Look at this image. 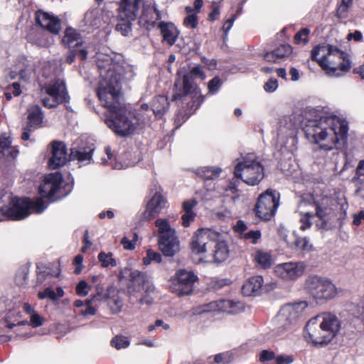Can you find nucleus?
Returning a JSON list of instances; mask_svg holds the SVG:
<instances>
[{
  "mask_svg": "<svg viewBox=\"0 0 364 364\" xmlns=\"http://www.w3.org/2000/svg\"><path fill=\"white\" fill-rule=\"evenodd\" d=\"M263 284L264 279L262 276L251 277L243 284L242 292L247 296H258L262 291Z\"/></svg>",
  "mask_w": 364,
  "mask_h": 364,
  "instance_id": "c85d7f7f",
  "label": "nucleus"
},
{
  "mask_svg": "<svg viewBox=\"0 0 364 364\" xmlns=\"http://www.w3.org/2000/svg\"><path fill=\"white\" fill-rule=\"evenodd\" d=\"M105 123L117 134L127 136L134 132L139 121L132 112L122 107L109 113L106 117Z\"/></svg>",
  "mask_w": 364,
  "mask_h": 364,
  "instance_id": "1a4fd4ad",
  "label": "nucleus"
},
{
  "mask_svg": "<svg viewBox=\"0 0 364 364\" xmlns=\"http://www.w3.org/2000/svg\"><path fill=\"white\" fill-rule=\"evenodd\" d=\"M220 83H221L220 80L218 77H215L213 79H212L209 82L208 85V88L209 91L212 93L216 92L219 89Z\"/></svg>",
  "mask_w": 364,
  "mask_h": 364,
  "instance_id": "13d9d810",
  "label": "nucleus"
},
{
  "mask_svg": "<svg viewBox=\"0 0 364 364\" xmlns=\"http://www.w3.org/2000/svg\"><path fill=\"white\" fill-rule=\"evenodd\" d=\"M278 87V82L276 79L269 80L264 85V89L269 92H272L276 90Z\"/></svg>",
  "mask_w": 364,
  "mask_h": 364,
  "instance_id": "bf43d9fd",
  "label": "nucleus"
},
{
  "mask_svg": "<svg viewBox=\"0 0 364 364\" xmlns=\"http://www.w3.org/2000/svg\"><path fill=\"white\" fill-rule=\"evenodd\" d=\"M197 280L198 277L193 272L179 269L170 279V289L179 296L190 295Z\"/></svg>",
  "mask_w": 364,
  "mask_h": 364,
  "instance_id": "ddd939ff",
  "label": "nucleus"
},
{
  "mask_svg": "<svg viewBox=\"0 0 364 364\" xmlns=\"http://www.w3.org/2000/svg\"><path fill=\"white\" fill-rule=\"evenodd\" d=\"M160 18L159 11L154 6L147 5L144 6L139 23L141 26L146 29H151L155 26L157 21H159Z\"/></svg>",
  "mask_w": 364,
  "mask_h": 364,
  "instance_id": "cd10ccee",
  "label": "nucleus"
},
{
  "mask_svg": "<svg viewBox=\"0 0 364 364\" xmlns=\"http://www.w3.org/2000/svg\"><path fill=\"white\" fill-rule=\"evenodd\" d=\"M314 200L310 195H306L301 197L298 206L297 212L301 215L300 229L301 230H306L311 226L310 218L314 217Z\"/></svg>",
  "mask_w": 364,
  "mask_h": 364,
  "instance_id": "6ab92c4d",
  "label": "nucleus"
},
{
  "mask_svg": "<svg viewBox=\"0 0 364 364\" xmlns=\"http://www.w3.org/2000/svg\"><path fill=\"white\" fill-rule=\"evenodd\" d=\"M36 21L44 29L53 34H58L61 29L60 20L55 16L44 11L36 13Z\"/></svg>",
  "mask_w": 364,
  "mask_h": 364,
  "instance_id": "a878e982",
  "label": "nucleus"
},
{
  "mask_svg": "<svg viewBox=\"0 0 364 364\" xmlns=\"http://www.w3.org/2000/svg\"><path fill=\"white\" fill-rule=\"evenodd\" d=\"M274 354L272 351L263 350L259 353V360L262 362L271 360L273 359Z\"/></svg>",
  "mask_w": 364,
  "mask_h": 364,
  "instance_id": "680f3d73",
  "label": "nucleus"
},
{
  "mask_svg": "<svg viewBox=\"0 0 364 364\" xmlns=\"http://www.w3.org/2000/svg\"><path fill=\"white\" fill-rule=\"evenodd\" d=\"M94 302L90 299L86 300L85 301V309H82L80 314L83 316H87L88 315L94 316L96 314V309L92 306V304Z\"/></svg>",
  "mask_w": 364,
  "mask_h": 364,
  "instance_id": "5fc2aeb1",
  "label": "nucleus"
},
{
  "mask_svg": "<svg viewBox=\"0 0 364 364\" xmlns=\"http://www.w3.org/2000/svg\"><path fill=\"white\" fill-rule=\"evenodd\" d=\"M196 203L195 200H188L183 203L184 214L182 215V220L184 227L189 226L191 222L193 221L196 214L193 213V208Z\"/></svg>",
  "mask_w": 364,
  "mask_h": 364,
  "instance_id": "72a5a7b5",
  "label": "nucleus"
},
{
  "mask_svg": "<svg viewBox=\"0 0 364 364\" xmlns=\"http://www.w3.org/2000/svg\"><path fill=\"white\" fill-rule=\"evenodd\" d=\"M38 296L40 299H44L49 298L53 301L57 300V294L51 288H46L43 291H40L38 294Z\"/></svg>",
  "mask_w": 364,
  "mask_h": 364,
  "instance_id": "864d4df0",
  "label": "nucleus"
},
{
  "mask_svg": "<svg viewBox=\"0 0 364 364\" xmlns=\"http://www.w3.org/2000/svg\"><path fill=\"white\" fill-rule=\"evenodd\" d=\"M62 41L64 45L70 48H78L77 52L82 60L87 58L90 43L86 42L76 30L68 28Z\"/></svg>",
  "mask_w": 364,
  "mask_h": 364,
  "instance_id": "f3484780",
  "label": "nucleus"
},
{
  "mask_svg": "<svg viewBox=\"0 0 364 364\" xmlns=\"http://www.w3.org/2000/svg\"><path fill=\"white\" fill-rule=\"evenodd\" d=\"M27 125L36 129L40 127L43 121V113L38 105H32L28 108Z\"/></svg>",
  "mask_w": 364,
  "mask_h": 364,
  "instance_id": "2f4dec72",
  "label": "nucleus"
},
{
  "mask_svg": "<svg viewBox=\"0 0 364 364\" xmlns=\"http://www.w3.org/2000/svg\"><path fill=\"white\" fill-rule=\"evenodd\" d=\"M119 90V79L116 77L111 80H102L100 82L97 95L102 105L109 109V113L122 107L119 106L121 98Z\"/></svg>",
  "mask_w": 364,
  "mask_h": 364,
  "instance_id": "9b49d317",
  "label": "nucleus"
},
{
  "mask_svg": "<svg viewBox=\"0 0 364 364\" xmlns=\"http://www.w3.org/2000/svg\"><path fill=\"white\" fill-rule=\"evenodd\" d=\"M305 289L316 301H326L335 298L338 291L336 286L327 277L312 275L305 281Z\"/></svg>",
  "mask_w": 364,
  "mask_h": 364,
  "instance_id": "6e6552de",
  "label": "nucleus"
},
{
  "mask_svg": "<svg viewBox=\"0 0 364 364\" xmlns=\"http://www.w3.org/2000/svg\"><path fill=\"white\" fill-rule=\"evenodd\" d=\"M91 287L85 281L81 280L76 286V293L78 296L85 297L88 294Z\"/></svg>",
  "mask_w": 364,
  "mask_h": 364,
  "instance_id": "de8ad7c7",
  "label": "nucleus"
},
{
  "mask_svg": "<svg viewBox=\"0 0 364 364\" xmlns=\"http://www.w3.org/2000/svg\"><path fill=\"white\" fill-rule=\"evenodd\" d=\"M169 103L165 96H159L156 97L152 104L153 112L157 117H161L168 109Z\"/></svg>",
  "mask_w": 364,
  "mask_h": 364,
  "instance_id": "e433bc0d",
  "label": "nucleus"
},
{
  "mask_svg": "<svg viewBox=\"0 0 364 364\" xmlns=\"http://www.w3.org/2000/svg\"><path fill=\"white\" fill-rule=\"evenodd\" d=\"M191 73L192 75L200 77L202 80H203L205 78V75L204 72L198 66L193 67L191 69Z\"/></svg>",
  "mask_w": 364,
  "mask_h": 364,
  "instance_id": "338daca9",
  "label": "nucleus"
},
{
  "mask_svg": "<svg viewBox=\"0 0 364 364\" xmlns=\"http://www.w3.org/2000/svg\"><path fill=\"white\" fill-rule=\"evenodd\" d=\"M92 149L86 150L85 149H73L70 153V157L73 160H77L80 163L87 164L90 163L92 159Z\"/></svg>",
  "mask_w": 364,
  "mask_h": 364,
  "instance_id": "c9c22d12",
  "label": "nucleus"
},
{
  "mask_svg": "<svg viewBox=\"0 0 364 364\" xmlns=\"http://www.w3.org/2000/svg\"><path fill=\"white\" fill-rule=\"evenodd\" d=\"M222 168L218 166H204L198 168L197 174L205 180H213L219 176Z\"/></svg>",
  "mask_w": 364,
  "mask_h": 364,
  "instance_id": "f704fd0d",
  "label": "nucleus"
},
{
  "mask_svg": "<svg viewBox=\"0 0 364 364\" xmlns=\"http://www.w3.org/2000/svg\"><path fill=\"white\" fill-rule=\"evenodd\" d=\"M274 52L276 57L279 60L289 55L291 52V50L289 46L281 45L279 47L275 49Z\"/></svg>",
  "mask_w": 364,
  "mask_h": 364,
  "instance_id": "3c124183",
  "label": "nucleus"
},
{
  "mask_svg": "<svg viewBox=\"0 0 364 364\" xmlns=\"http://www.w3.org/2000/svg\"><path fill=\"white\" fill-rule=\"evenodd\" d=\"M63 181L61 173H52L45 176L43 183L39 188L40 193L44 198L51 199L59 189Z\"/></svg>",
  "mask_w": 364,
  "mask_h": 364,
  "instance_id": "4be33fe9",
  "label": "nucleus"
},
{
  "mask_svg": "<svg viewBox=\"0 0 364 364\" xmlns=\"http://www.w3.org/2000/svg\"><path fill=\"white\" fill-rule=\"evenodd\" d=\"M284 232L285 230L284 228L279 230L281 237L289 247L304 251H310L312 249V245L306 237H296V235L293 234L291 235L293 240H291L288 239V236Z\"/></svg>",
  "mask_w": 364,
  "mask_h": 364,
  "instance_id": "7c9ffc66",
  "label": "nucleus"
},
{
  "mask_svg": "<svg viewBox=\"0 0 364 364\" xmlns=\"http://www.w3.org/2000/svg\"><path fill=\"white\" fill-rule=\"evenodd\" d=\"M134 75L135 73L133 67L127 63H118L117 65H115V73L114 74V77L119 79V82L121 79L131 80L133 79Z\"/></svg>",
  "mask_w": 364,
  "mask_h": 364,
  "instance_id": "473e14b6",
  "label": "nucleus"
},
{
  "mask_svg": "<svg viewBox=\"0 0 364 364\" xmlns=\"http://www.w3.org/2000/svg\"><path fill=\"white\" fill-rule=\"evenodd\" d=\"M46 208L42 198H37L35 201L28 198H11L9 205L2 208L3 214L13 220H20L28 217L31 210L36 213H41Z\"/></svg>",
  "mask_w": 364,
  "mask_h": 364,
  "instance_id": "39448f33",
  "label": "nucleus"
},
{
  "mask_svg": "<svg viewBox=\"0 0 364 364\" xmlns=\"http://www.w3.org/2000/svg\"><path fill=\"white\" fill-rule=\"evenodd\" d=\"M310 30L309 28H303L299 31L294 36V40L297 44H306L309 41V35Z\"/></svg>",
  "mask_w": 364,
  "mask_h": 364,
  "instance_id": "49530a36",
  "label": "nucleus"
},
{
  "mask_svg": "<svg viewBox=\"0 0 364 364\" xmlns=\"http://www.w3.org/2000/svg\"><path fill=\"white\" fill-rule=\"evenodd\" d=\"M138 240V235L134 232L133 234V239L129 240L127 237H123L121 240V244L125 250H133L135 248V242Z\"/></svg>",
  "mask_w": 364,
  "mask_h": 364,
  "instance_id": "8fccbe9b",
  "label": "nucleus"
},
{
  "mask_svg": "<svg viewBox=\"0 0 364 364\" xmlns=\"http://www.w3.org/2000/svg\"><path fill=\"white\" fill-rule=\"evenodd\" d=\"M98 259L102 267H116L117 265L116 259L113 257L112 252L105 253L101 252L98 255Z\"/></svg>",
  "mask_w": 364,
  "mask_h": 364,
  "instance_id": "ea45409f",
  "label": "nucleus"
},
{
  "mask_svg": "<svg viewBox=\"0 0 364 364\" xmlns=\"http://www.w3.org/2000/svg\"><path fill=\"white\" fill-rule=\"evenodd\" d=\"M11 144V140L10 136L6 134H4L0 136V148L2 149H8L10 147Z\"/></svg>",
  "mask_w": 364,
  "mask_h": 364,
  "instance_id": "052dcab7",
  "label": "nucleus"
},
{
  "mask_svg": "<svg viewBox=\"0 0 364 364\" xmlns=\"http://www.w3.org/2000/svg\"><path fill=\"white\" fill-rule=\"evenodd\" d=\"M110 344L117 350H120L122 348H127L129 346L130 342L127 337L122 335H117L111 340Z\"/></svg>",
  "mask_w": 364,
  "mask_h": 364,
  "instance_id": "79ce46f5",
  "label": "nucleus"
},
{
  "mask_svg": "<svg viewBox=\"0 0 364 364\" xmlns=\"http://www.w3.org/2000/svg\"><path fill=\"white\" fill-rule=\"evenodd\" d=\"M167 200L161 188L154 190L153 196L148 201L146 209L142 214L144 220H149L159 215L166 207Z\"/></svg>",
  "mask_w": 364,
  "mask_h": 364,
  "instance_id": "a211bd4d",
  "label": "nucleus"
},
{
  "mask_svg": "<svg viewBox=\"0 0 364 364\" xmlns=\"http://www.w3.org/2000/svg\"><path fill=\"white\" fill-rule=\"evenodd\" d=\"M7 90H11L14 96H19L21 94V86L18 82H14L7 87Z\"/></svg>",
  "mask_w": 364,
  "mask_h": 364,
  "instance_id": "69168bd1",
  "label": "nucleus"
},
{
  "mask_svg": "<svg viewBox=\"0 0 364 364\" xmlns=\"http://www.w3.org/2000/svg\"><path fill=\"white\" fill-rule=\"evenodd\" d=\"M160 250L166 257H173L180 250V242L176 230L168 219L158 218L155 221Z\"/></svg>",
  "mask_w": 364,
  "mask_h": 364,
  "instance_id": "0eeeda50",
  "label": "nucleus"
},
{
  "mask_svg": "<svg viewBox=\"0 0 364 364\" xmlns=\"http://www.w3.org/2000/svg\"><path fill=\"white\" fill-rule=\"evenodd\" d=\"M235 175L245 183L254 186L263 178L264 168L253 154H250L243 161L236 165Z\"/></svg>",
  "mask_w": 364,
  "mask_h": 364,
  "instance_id": "9d476101",
  "label": "nucleus"
},
{
  "mask_svg": "<svg viewBox=\"0 0 364 364\" xmlns=\"http://www.w3.org/2000/svg\"><path fill=\"white\" fill-rule=\"evenodd\" d=\"M255 260L263 268H268L272 264V255L267 252L259 250L255 254Z\"/></svg>",
  "mask_w": 364,
  "mask_h": 364,
  "instance_id": "58836bf2",
  "label": "nucleus"
},
{
  "mask_svg": "<svg viewBox=\"0 0 364 364\" xmlns=\"http://www.w3.org/2000/svg\"><path fill=\"white\" fill-rule=\"evenodd\" d=\"M363 220H364V210H361L358 214L354 215L353 224L358 226Z\"/></svg>",
  "mask_w": 364,
  "mask_h": 364,
  "instance_id": "774afa93",
  "label": "nucleus"
},
{
  "mask_svg": "<svg viewBox=\"0 0 364 364\" xmlns=\"http://www.w3.org/2000/svg\"><path fill=\"white\" fill-rule=\"evenodd\" d=\"M142 0H121L118 12V18L120 21H134Z\"/></svg>",
  "mask_w": 364,
  "mask_h": 364,
  "instance_id": "393cba45",
  "label": "nucleus"
},
{
  "mask_svg": "<svg viewBox=\"0 0 364 364\" xmlns=\"http://www.w3.org/2000/svg\"><path fill=\"white\" fill-rule=\"evenodd\" d=\"M292 361V358L287 355H279L276 358L277 364H290Z\"/></svg>",
  "mask_w": 364,
  "mask_h": 364,
  "instance_id": "0e129e2a",
  "label": "nucleus"
},
{
  "mask_svg": "<svg viewBox=\"0 0 364 364\" xmlns=\"http://www.w3.org/2000/svg\"><path fill=\"white\" fill-rule=\"evenodd\" d=\"M306 267L303 262L291 261L277 264L274 272L282 280L294 281L304 274Z\"/></svg>",
  "mask_w": 364,
  "mask_h": 364,
  "instance_id": "dca6fc26",
  "label": "nucleus"
},
{
  "mask_svg": "<svg viewBox=\"0 0 364 364\" xmlns=\"http://www.w3.org/2000/svg\"><path fill=\"white\" fill-rule=\"evenodd\" d=\"M308 304L301 301L283 306L278 312L274 323L276 330L283 333L294 327L299 318L304 316Z\"/></svg>",
  "mask_w": 364,
  "mask_h": 364,
  "instance_id": "423d86ee",
  "label": "nucleus"
},
{
  "mask_svg": "<svg viewBox=\"0 0 364 364\" xmlns=\"http://www.w3.org/2000/svg\"><path fill=\"white\" fill-rule=\"evenodd\" d=\"M353 0H342L341 4L337 9V12L339 16H343L347 13L348 9L352 6Z\"/></svg>",
  "mask_w": 364,
  "mask_h": 364,
  "instance_id": "6e6d98bb",
  "label": "nucleus"
},
{
  "mask_svg": "<svg viewBox=\"0 0 364 364\" xmlns=\"http://www.w3.org/2000/svg\"><path fill=\"white\" fill-rule=\"evenodd\" d=\"M341 321L331 313H323L311 318L306 325V333L314 344L328 343L338 334Z\"/></svg>",
  "mask_w": 364,
  "mask_h": 364,
  "instance_id": "20e7f679",
  "label": "nucleus"
},
{
  "mask_svg": "<svg viewBox=\"0 0 364 364\" xmlns=\"http://www.w3.org/2000/svg\"><path fill=\"white\" fill-rule=\"evenodd\" d=\"M348 129L344 119L331 116L309 121L304 132L309 140L318 144L319 148L331 150L336 144L346 138Z\"/></svg>",
  "mask_w": 364,
  "mask_h": 364,
  "instance_id": "f257e3e1",
  "label": "nucleus"
},
{
  "mask_svg": "<svg viewBox=\"0 0 364 364\" xmlns=\"http://www.w3.org/2000/svg\"><path fill=\"white\" fill-rule=\"evenodd\" d=\"M261 237L262 233L259 230H250L243 235L245 239L250 240L253 244H256Z\"/></svg>",
  "mask_w": 364,
  "mask_h": 364,
  "instance_id": "603ef678",
  "label": "nucleus"
},
{
  "mask_svg": "<svg viewBox=\"0 0 364 364\" xmlns=\"http://www.w3.org/2000/svg\"><path fill=\"white\" fill-rule=\"evenodd\" d=\"M182 87L181 91L176 92L173 95V100L190 97L194 100V102H197L198 106L201 103L202 95L200 90L198 86L192 84L188 75H185L183 78Z\"/></svg>",
  "mask_w": 364,
  "mask_h": 364,
  "instance_id": "5701e85b",
  "label": "nucleus"
},
{
  "mask_svg": "<svg viewBox=\"0 0 364 364\" xmlns=\"http://www.w3.org/2000/svg\"><path fill=\"white\" fill-rule=\"evenodd\" d=\"M116 26V30L119 31L123 36H127L131 31V23L132 21H120Z\"/></svg>",
  "mask_w": 364,
  "mask_h": 364,
  "instance_id": "09e8293b",
  "label": "nucleus"
},
{
  "mask_svg": "<svg viewBox=\"0 0 364 364\" xmlns=\"http://www.w3.org/2000/svg\"><path fill=\"white\" fill-rule=\"evenodd\" d=\"M232 360V353L230 351L216 354L213 357V363L215 364H228Z\"/></svg>",
  "mask_w": 364,
  "mask_h": 364,
  "instance_id": "c03bdc74",
  "label": "nucleus"
},
{
  "mask_svg": "<svg viewBox=\"0 0 364 364\" xmlns=\"http://www.w3.org/2000/svg\"><path fill=\"white\" fill-rule=\"evenodd\" d=\"M191 247L192 252L198 256L202 262L220 263L229 256L226 242L208 229L198 230L192 237Z\"/></svg>",
  "mask_w": 364,
  "mask_h": 364,
  "instance_id": "f03ea898",
  "label": "nucleus"
},
{
  "mask_svg": "<svg viewBox=\"0 0 364 364\" xmlns=\"http://www.w3.org/2000/svg\"><path fill=\"white\" fill-rule=\"evenodd\" d=\"M40 96L43 105L48 108L57 107L68 98L65 85L63 80L50 82L41 88Z\"/></svg>",
  "mask_w": 364,
  "mask_h": 364,
  "instance_id": "f8f14e48",
  "label": "nucleus"
},
{
  "mask_svg": "<svg viewBox=\"0 0 364 364\" xmlns=\"http://www.w3.org/2000/svg\"><path fill=\"white\" fill-rule=\"evenodd\" d=\"M97 63L100 76L103 78L102 80L114 79L115 65L118 63L114 62L109 55L98 54L97 56Z\"/></svg>",
  "mask_w": 364,
  "mask_h": 364,
  "instance_id": "bb28decb",
  "label": "nucleus"
},
{
  "mask_svg": "<svg viewBox=\"0 0 364 364\" xmlns=\"http://www.w3.org/2000/svg\"><path fill=\"white\" fill-rule=\"evenodd\" d=\"M95 294L92 295L91 299H90V300L94 303L108 299L109 298V295L117 291L114 287H109L107 292H105L103 287L100 284H97L95 287Z\"/></svg>",
  "mask_w": 364,
  "mask_h": 364,
  "instance_id": "4c0bfd02",
  "label": "nucleus"
},
{
  "mask_svg": "<svg viewBox=\"0 0 364 364\" xmlns=\"http://www.w3.org/2000/svg\"><path fill=\"white\" fill-rule=\"evenodd\" d=\"M311 58L330 77H341L351 68L348 54L331 45H320L314 48Z\"/></svg>",
  "mask_w": 364,
  "mask_h": 364,
  "instance_id": "7ed1b4c3",
  "label": "nucleus"
},
{
  "mask_svg": "<svg viewBox=\"0 0 364 364\" xmlns=\"http://www.w3.org/2000/svg\"><path fill=\"white\" fill-rule=\"evenodd\" d=\"M158 27L163 36V41L169 46H173L179 35V31L173 23L161 21Z\"/></svg>",
  "mask_w": 364,
  "mask_h": 364,
  "instance_id": "c756f323",
  "label": "nucleus"
},
{
  "mask_svg": "<svg viewBox=\"0 0 364 364\" xmlns=\"http://www.w3.org/2000/svg\"><path fill=\"white\" fill-rule=\"evenodd\" d=\"M82 261L83 257L80 255H77L74 259L73 264L76 266L75 273L78 274L82 272Z\"/></svg>",
  "mask_w": 364,
  "mask_h": 364,
  "instance_id": "e2e57ef3",
  "label": "nucleus"
},
{
  "mask_svg": "<svg viewBox=\"0 0 364 364\" xmlns=\"http://www.w3.org/2000/svg\"><path fill=\"white\" fill-rule=\"evenodd\" d=\"M332 200L327 196L316 198L314 200V216L317 217L321 223L319 228H325L332 213Z\"/></svg>",
  "mask_w": 364,
  "mask_h": 364,
  "instance_id": "aec40b11",
  "label": "nucleus"
},
{
  "mask_svg": "<svg viewBox=\"0 0 364 364\" xmlns=\"http://www.w3.org/2000/svg\"><path fill=\"white\" fill-rule=\"evenodd\" d=\"M153 261H155L157 263L161 262V256L159 253L156 252H154L151 250H148L146 251V256L143 259V263L145 265H149Z\"/></svg>",
  "mask_w": 364,
  "mask_h": 364,
  "instance_id": "a18cd8bd",
  "label": "nucleus"
},
{
  "mask_svg": "<svg viewBox=\"0 0 364 364\" xmlns=\"http://www.w3.org/2000/svg\"><path fill=\"white\" fill-rule=\"evenodd\" d=\"M44 318L36 311L30 316V323L33 327H39L43 324Z\"/></svg>",
  "mask_w": 364,
  "mask_h": 364,
  "instance_id": "4d7b16f0",
  "label": "nucleus"
},
{
  "mask_svg": "<svg viewBox=\"0 0 364 364\" xmlns=\"http://www.w3.org/2000/svg\"><path fill=\"white\" fill-rule=\"evenodd\" d=\"M244 310V304L240 301L219 300L212 301L204 306L203 311H220L230 314H236Z\"/></svg>",
  "mask_w": 364,
  "mask_h": 364,
  "instance_id": "412c9836",
  "label": "nucleus"
},
{
  "mask_svg": "<svg viewBox=\"0 0 364 364\" xmlns=\"http://www.w3.org/2000/svg\"><path fill=\"white\" fill-rule=\"evenodd\" d=\"M279 204V194L267 190L261 194L255 206L256 215L263 220H269L275 214Z\"/></svg>",
  "mask_w": 364,
  "mask_h": 364,
  "instance_id": "4468645a",
  "label": "nucleus"
},
{
  "mask_svg": "<svg viewBox=\"0 0 364 364\" xmlns=\"http://www.w3.org/2000/svg\"><path fill=\"white\" fill-rule=\"evenodd\" d=\"M108 299H110L109 308L113 314H117L122 311L123 301L120 296L118 295H113L112 296L109 295Z\"/></svg>",
  "mask_w": 364,
  "mask_h": 364,
  "instance_id": "37998d69",
  "label": "nucleus"
},
{
  "mask_svg": "<svg viewBox=\"0 0 364 364\" xmlns=\"http://www.w3.org/2000/svg\"><path fill=\"white\" fill-rule=\"evenodd\" d=\"M187 16L184 18L183 24L190 28H195L198 25L197 14L193 12V9L191 6H186L185 9Z\"/></svg>",
  "mask_w": 364,
  "mask_h": 364,
  "instance_id": "a19ab883",
  "label": "nucleus"
},
{
  "mask_svg": "<svg viewBox=\"0 0 364 364\" xmlns=\"http://www.w3.org/2000/svg\"><path fill=\"white\" fill-rule=\"evenodd\" d=\"M51 154L48 163L50 169H56L64 166L68 160L66 146L63 142L55 141L52 144Z\"/></svg>",
  "mask_w": 364,
  "mask_h": 364,
  "instance_id": "b1692460",
  "label": "nucleus"
},
{
  "mask_svg": "<svg viewBox=\"0 0 364 364\" xmlns=\"http://www.w3.org/2000/svg\"><path fill=\"white\" fill-rule=\"evenodd\" d=\"M141 286L142 289L146 292L147 295L139 300L141 304H150L153 301V299L149 296L154 291V286L151 282L149 277L146 273L140 272L137 269L130 270L129 284L128 285V292L130 295L134 296L138 289L135 286Z\"/></svg>",
  "mask_w": 364,
  "mask_h": 364,
  "instance_id": "2eb2a0df",
  "label": "nucleus"
}]
</instances>
